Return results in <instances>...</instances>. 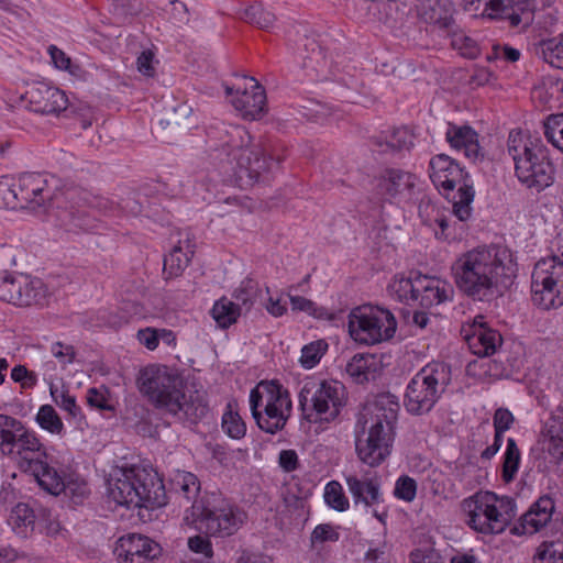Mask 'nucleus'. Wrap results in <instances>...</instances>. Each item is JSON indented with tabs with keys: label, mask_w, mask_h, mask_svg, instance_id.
Returning a JSON list of instances; mask_svg holds the SVG:
<instances>
[{
	"label": "nucleus",
	"mask_w": 563,
	"mask_h": 563,
	"mask_svg": "<svg viewBox=\"0 0 563 563\" xmlns=\"http://www.w3.org/2000/svg\"><path fill=\"white\" fill-rule=\"evenodd\" d=\"M170 4L173 5V19L178 23L188 24L190 21L188 7L179 0H170Z\"/></svg>",
	"instance_id": "64"
},
{
	"label": "nucleus",
	"mask_w": 563,
	"mask_h": 563,
	"mask_svg": "<svg viewBox=\"0 0 563 563\" xmlns=\"http://www.w3.org/2000/svg\"><path fill=\"white\" fill-rule=\"evenodd\" d=\"M345 386L338 380L311 378L299 393V406L310 423H330L338 419L346 406Z\"/></svg>",
	"instance_id": "8"
},
{
	"label": "nucleus",
	"mask_w": 563,
	"mask_h": 563,
	"mask_svg": "<svg viewBox=\"0 0 563 563\" xmlns=\"http://www.w3.org/2000/svg\"><path fill=\"white\" fill-rule=\"evenodd\" d=\"M31 109L41 114H58L68 107V99L58 88L38 84L26 91Z\"/></svg>",
	"instance_id": "20"
},
{
	"label": "nucleus",
	"mask_w": 563,
	"mask_h": 563,
	"mask_svg": "<svg viewBox=\"0 0 563 563\" xmlns=\"http://www.w3.org/2000/svg\"><path fill=\"white\" fill-rule=\"evenodd\" d=\"M233 297L236 299V303L245 309H250L256 298V289L252 286L251 282L242 283L239 288L233 292Z\"/></svg>",
	"instance_id": "54"
},
{
	"label": "nucleus",
	"mask_w": 563,
	"mask_h": 563,
	"mask_svg": "<svg viewBox=\"0 0 563 563\" xmlns=\"http://www.w3.org/2000/svg\"><path fill=\"white\" fill-rule=\"evenodd\" d=\"M139 387L154 408L174 422L197 423L209 411L206 394L185 390L181 379L167 366L145 367L139 377Z\"/></svg>",
	"instance_id": "3"
},
{
	"label": "nucleus",
	"mask_w": 563,
	"mask_h": 563,
	"mask_svg": "<svg viewBox=\"0 0 563 563\" xmlns=\"http://www.w3.org/2000/svg\"><path fill=\"white\" fill-rule=\"evenodd\" d=\"M415 134L406 126L396 128L387 132L384 136L375 140V145L380 152H400L410 151L415 145Z\"/></svg>",
	"instance_id": "32"
},
{
	"label": "nucleus",
	"mask_w": 563,
	"mask_h": 563,
	"mask_svg": "<svg viewBox=\"0 0 563 563\" xmlns=\"http://www.w3.org/2000/svg\"><path fill=\"white\" fill-rule=\"evenodd\" d=\"M451 384V366L432 362L419 369L409 380L404 406L412 416L429 413Z\"/></svg>",
	"instance_id": "9"
},
{
	"label": "nucleus",
	"mask_w": 563,
	"mask_h": 563,
	"mask_svg": "<svg viewBox=\"0 0 563 563\" xmlns=\"http://www.w3.org/2000/svg\"><path fill=\"white\" fill-rule=\"evenodd\" d=\"M51 395L54 398L56 405L63 410L67 411L73 418H78L81 415L80 407L76 404V399L67 390L51 388Z\"/></svg>",
	"instance_id": "49"
},
{
	"label": "nucleus",
	"mask_w": 563,
	"mask_h": 563,
	"mask_svg": "<svg viewBox=\"0 0 563 563\" xmlns=\"http://www.w3.org/2000/svg\"><path fill=\"white\" fill-rule=\"evenodd\" d=\"M446 35L451 37V45L454 49L466 58L474 59L481 53V47L477 42L471 36L466 35L455 23L454 29L448 30Z\"/></svg>",
	"instance_id": "38"
},
{
	"label": "nucleus",
	"mask_w": 563,
	"mask_h": 563,
	"mask_svg": "<svg viewBox=\"0 0 563 563\" xmlns=\"http://www.w3.org/2000/svg\"><path fill=\"white\" fill-rule=\"evenodd\" d=\"M241 314V308L238 303L222 297L217 300L211 309V316L217 324L222 329H228L234 324Z\"/></svg>",
	"instance_id": "35"
},
{
	"label": "nucleus",
	"mask_w": 563,
	"mask_h": 563,
	"mask_svg": "<svg viewBox=\"0 0 563 563\" xmlns=\"http://www.w3.org/2000/svg\"><path fill=\"white\" fill-rule=\"evenodd\" d=\"M419 18L428 24L446 32L454 29V4L451 0H417Z\"/></svg>",
	"instance_id": "24"
},
{
	"label": "nucleus",
	"mask_w": 563,
	"mask_h": 563,
	"mask_svg": "<svg viewBox=\"0 0 563 563\" xmlns=\"http://www.w3.org/2000/svg\"><path fill=\"white\" fill-rule=\"evenodd\" d=\"M559 553L553 543H543L537 549L533 563H556Z\"/></svg>",
	"instance_id": "57"
},
{
	"label": "nucleus",
	"mask_w": 563,
	"mask_h": 563,
	"mask_svg": "<svg viewBox=\"0 0 563 563\" xmlns=\"http://www.w3.org/2000/svg\"><path fill=\"white\" fill-rule=\"evenodd\" d=\"M445 140L452 148L463 151L464 156L471 162L483 161L484 153L478 143V134L470 125L449 123Z\"/></svg>",
	"instance_id": "23"
},
{
	"label": "nucleus",
	"mask_w": 563,
	"mask_h": 563,
	"mask_svg": "<svg viewBox=\"0 0 563 563\" xmlns=\"http://www.w3.org/2000/svg\"><path fill=\"white\" fill-rule=\"evenodd\" d=\"M417 299L422 308H431L451 301L454 296L453 286L440 278L418 274Z\"/></svg>",
	"instance_id": "22"
},
{
	"label": "nucleus",
	"mask_w": 563,
	"mask_h": 563,
	"mask_svg": "<svg viewBox=\"0 0 563 563\" xmlns=\"http://www.w3.org/2000/svg\"><path fill=\"white\" fill-rule=\"evenodd\" d=\"M507 151L515 165V174L522 184L528 183V140L525 139L520 129L509 132Z\"/></svg>",
	"instance_id": "29"
},
{
	"label": "nucleus",
	"mask_w": 563,
	"mask_h": 563,
	"mask_svg": "<svg viewBox=\"0 0 563 563\" xmlns=\"http://www.w3.org/2000/svg\"><path fill=\"white\" fill-rule=\"evenodd\" d=\"M554 181V166L542 146L530 147V188L541 191Z\"/></svg>",
	"instance_id": "26"
},
{
	"label": "nucleus",
	"mask_w": 563,
	"mask_h": 563,
	"mask_svg": "<svg viewBox=\"0 0 563 563\" xmlns=\"http://www.w3.org/2000/svg\"><path fill=\"white\" fill-rule=\"evenodd\" d=\"M461 333L471 352L481 357L493 355L503 343L500 333L487 327L481 316L472 324L464 325Z\"/></svg>",
	"instance_id": "18"
},
{
	"label": "nucleus",
	"mask_w": 563,
	"mask_h": 563,
	"mask_svg": "<svg viewBox=\"0 0 563 563\" xmlns=\"http://www.w3.org/2000/svg\"><path fill=\"white\" fill-rule=\"evenodd\" d=\"M347 327L351 338L356 343L375 345L394 336L397 321L387 309L363 305L351 310Z\"/></svg>",
	"instance_id": "11"
},
{
	"label": "nucleus",
	"mask_w": 563,
	"mask_h": 563,
	"mask_svg": "<svg viewBox=\"0 0 563 563\" xmlns=\"http://www.w3.org/2000/svg\"><path fill=\"white\" fill-rule=\"evenodd\" d=\"M48 53L56 68L71 73V59L62 49L51 45Z\"/></svg>",
	"instance_id": "60"
},
{
	"label": "nucleus",
	"mask_w": 563,
	"mask_h": 563,
	"mask_svg": "<svg viewBox=\"0 0 563 563\" xmlns=\"http://www.w3.org/2000/svg\"><path fill=\"white\" fill-rule=\"evenodd\" d=\"M290 306L294 311H303L309 314L314 312V302L301 296L288 294Z\"/></svg>",
	"instance_id": "63"
},
{
	"label": "nucleus",
	"mask_w": 563,
	"mask_h": 563,
	"mask_svg": "<svg viewBox=\"0 0 563 563\" xmlns=\"http://www.w3.org/2000/svg\"><path fill=\"white\" fill-rule=\"evenodd\" d=\"M457 288L475 301H492L516 277L517 264L503 245L477 247L462 254L452 266Z\"/></svg>",
	"instance_id": "1"
},
{
	"label": "nucleus",
	"mask_w": 563,
	"mask_h": 563,
	"mask_svg": "<svg viewBox=\"0 0 563 563\" xmlns=\"http://www.w3.org/2000/svg\"><path fill=\"white\" fill-rule=\"evenodd\" d=\"M119 559L130 563H146L161 554V547L144 536L130 534L119 540Z\"/></svg>",
	"instance_id": "21"
},
{
	"label": "nucleus",
	"mask_w": 563,
	"mask_h": 563,
	"mask_svg": "<svg viewBox=\"0 0 563 563\" xmlns=\"http://www.w3.org/2000/svg\"><path fill=\"white\" fill-rule=\"evenodd\" d=\"M224 132L221 143L214 144L211 152L218 181L240 187L268 181L269 174L280 162L267 156L260 145L250 144V135L240 126Z\"/></svg>",
	"instance_id": "2"
},
{
	"label": "nucleus",
	"mask_w": 563,
	"mask_h": 563,
	"mask_svg": "<svg viewBox=\"0 0 563 563\" xmlns=\"http://www.w3.org/2000/svg\"><path fill=\"white\" fill-rule=\"evenodd\" d=\"M194 255V245L187 238L185 244L178 241L173 246L170 252L164 257L163 273L165 278L178 277L183 274L185 268L189 265L191 256Z\"/></svg>",
	"instance_id": "31"
},
{
	"label": "nucleus",
	"mask_w": 563,
	"mask_h": 563,
	"mask_svg": "<svg viewBox=\"0 0 563 563\" xmlns=\"http://www.w3.org/2000/svg\"><path fill=\"white\" fill-rule=\"evenodd\" d=\"M108 493L114 503L128 508L155 509L166 504L157 473L139 465L120 468L109 482Z\"/></svg>",
	"instance_id": "6"
},
{
	"label": "nucleus",
	"mask_w": 563,
	"mask_h": 563,
	"mask_svg": "<svg viewBox=\"0 0 563 563\" xmlns=\"http://www.w3.org/2000/svg\"><path fill=\"white\" fill-rule=\"evenodd\" d=\"M532 302L541 310L563 305V262L555 256L541 258L533 267L530 282Z\"/></svg>",
	"instance_id": "14"
},
{
	"label": "nucleus",
	"mask_w": 563,
	"mask_h": 563,
	"mask_svg": "<svg viewBox=\"0 0 563 563\" xmlns=\"http://www.w3.org/2000/svg\"><path fill=\"white\" fill-rule=\"evenodd\" d=\"M429 175L439 192L452 201L454 216L460 221L468 220L475 197L471 175L446 154H438L430 159Z\"/></svg>",
	"instance_id": "7"
},
{
	"label": "nucleus",
	"mask_w": 563,
	"mask_h": 563,
	"mask_svg": "<svg viewBox=\"0 0 563 563\" xmlns=\"http://www.w3.org/2000/svg\"><path fill=\"white\" fill-rule=\"evenodd\" d=\"M328 350V343L323 340H318L305 345L301 350L300 364L305 368L314 367Z\"/></svg>",
	"instance_id": "46"
},
{
	"label": "nucleus",
	"mask_w": 563,
	"mask_h": 563,
	"mask_svg": "<svg viewBox=\"0 0 563 563\" xmlns=\"http://www.w3.org/2000/svg\"><path fill=\"white\" fill-rule=\"evenodd\" d=\"M0 452L13 457L20 470L34 476L38 485L52 495L73 492L71 485L51 465L47 453L36 435L24 424L0 413Z\"/></svg>",
	"instance_id": "4"
},
{
	"label": "nucleus",
	"mask_w": 563,
	"mask_h": 563,
	"mask_svg": "<svg viewBox=\"0 0 563 563\" xmlns=\"http://www.w3.org/2000/svg\"><path fill=\"white\" fill-rule=\"evenodd\" d=\"M23 275L13 276L4 273L0 275V300L18 306L21 302V287H25Z\"/></svg>",
	"instance_id": "39"
},
{
	"label": "nucleus",
	"mask_w": 563,
	"mask_h": 563,
	"mask_svg": "<svg viewBox=\"0 0 563 563\" xmlns=\"http://www.w3.org/2000/svg\"><path fill=\"white\" fill-rule=\"evenodd\" d=\"M323 497L325 504L336 511L343 512L350 507V501L343 492L342 485L336 481H331L325 485Z\"/></svg>",
	"instance_id": "43"
},
{
	"label": "nucleus",
	"mask_w": 563,
	"mask_h": 563,
	"mask_svg": "<svg viewBox=\"0 0 563 563\" xmlns=\"http://www.w3.org/2000/svg\"><path fill=\"white\" fill-rule=\"evenodd\" d=\"M173 489L188 501L195 499L200 490L198 477L190 472H178L172 479Z\"/></svg>",
	"instance_id": "41"
},
{
	"label": "nucleus",
	"mask_w": 563,
	"mask_h": 563,
	"mask_svg": "<svg viewBox=\"0 0 563 563\" xmlns=\"http://www.w3.org/2000/svg\"><path fill=\"white\" fill-rule=\"evenodd\" d=\"M417 284L418 274L409 277L396 276L389 285V290L398 298L399 301L415 303L418 294Z\"/></svg>",
	"instance_id": "40"
},
{
	"label": "nucleus",
	"mask_w": 563,
	"mask_h": 563,
	"mask_svg": "<svg viewBox=\"0 0 563 563\" xmlns=\"http://www.w3.org/2000/svg\"><path fill=\"white\" fill-rule=\"evenodd\" d=\"M504 501L493 493H477L462 503V509L467 517V525L484 534L500 533L505 530L511 514L501 511Z\"/></svg>",
	"instance_id": "15"
},
{
	"label": "nucleus",
	"mask_w": 563,
	"mask_h": 563,
	"mask_svg": "<svg viewBox=\"0 0 563 563\" xmlns=\"http://www.w3.org/2000/svg\"><path fill=\"white\" fill-rule=\"evenodd\" d=\"M11 379L24 389L33 388L37 384V375L21 364L11 369Z\"/></svg>",
	"instance_id": "52"
},
{
	"label": "nucleus",
	"mask_w": 563,
	"mask_h": 563,
	"mask_svg": "<svg viewBox=\"0 0 563 563\" xmlns=\"http://www.w3.org/2000/svg\"><path fill=\"white\" fill-rule=\"evenodd\" d=\"M36 422L42 429L52 434H60L64 430L60 417L51 405H43L40 407L36 415Z\"/></svg>",
	"instance_id": "42"
},
{
	"label": "nucleus",
	"mask_w": 563,
	"mask_h": 563,
	"mask_svg": "<svg viewBox=\"0 0 563 563\" xmlns=\"http://www.w3.org/2000/svg\"><path fill=\"white\" fill-rule=\"evenodd\" d=\"M195 508L197 529L208 536L230 537L245 520L244 511L217 494L205 497Z\"/></svg>",
	"instance_id": "12"
},
{
	"label": "nucleus",
	"mask_w": 563,
	"mask_h": 563,
	"mask_svg": "<svg viewBox=\"0 0 563 563\" xmlns=\"http://www.w3.org/2000/svg\"><path fill=\"white\" fill-rule=\"evenodd\" d=\"M278 463L285 472H292L299 466L298 454L295 450H283L279 453Z\"/></svg>",
	"instance_id": "61"
},
{
	"label": "nucleus",
	"mask_w": 563,
	"mask_h": 563,
	"mask_svg": "<svg viewBox=\"0 0 563 563\" xmlns=\"http://www.w3.org/2000/svg\"><path fill=\"white\" fill-rule=\"evenodd\" d=\"M87 402L89 406L100 410H111L112 406L108 400L107 388H90L87 393Z\"/></svg>",
	"instance_id": "55"
},
{
	"label": "nucleus",
	"mask_w": 563,
	"mask_h": 563,
	"mask_svg": "<svg viewBox=\"0 0 563 563\" xmlns=\"http://www.w3.org/2000/svg\"><path fill=\"white\" fill-rule=\"evenodd\" d=\"M9 521L18 534L26 537L34 529L35 515L27 504L19 503L12 509Z\"/></svg>",
	"instance_id": "37"
},
{
	"label": "nucleus",
	"mask_w": 563,
	"mask_h": 563,
	"mask_svg": "<svg viewBox=\"0 0 563 563\" xmlns=\"http://www.w3.org/2000/svg\"><path fill=\"white\" fill-rule=\"evenodd\" d=\"M137 339L146 349L154 351L159 343V332L152 328L141 329L137 331Z\"/></svg>",
	"instance_id": "59"
},
{
	"label": "nucleus",
	"mask_w": 563,
	"mask_h": 563,
	"mask_svg": "<svg viewBox=\"0 0 563 563\" xmlns=\"http://www.w3.org/2000/svg\"><path fill=\"white\" fill-rule=\"evenodd\" d=\"M547 140L563 152V113L552 114L543 124Z\"/></svg>",
	"instance_id": "45"
},
{
	"label": "nucleus",
	"mask_w": 563,
	"mask_h": 563,
	"mask_svg": "<svg viewBox=\"0 0 563 563\" xmlns=\"http://www.w3.org/2000/svg\"><path fill=\"white\" fill-rule=\"evenodd\" d=\"M0 189L11 195V199H8L11 209H36L51 199L47 180L43 175L35 173L22 174L16 181L2 185Z\"/></svg>",
	"instance_id": "16"
},
{
	"label": "nucleus",
	"mask_w": 563,
	"mask_h": 563,
	"mask_svg": "<svg viewBox=\"0 0 563 563\" xmlns=\"http://www.w3.org/2000/svg\"><path fill=\"white\" fill-rule=\"evenodd\" d=\"M223 431L233 439H241L245 435L246 426L238 413L229 411L222 417Z\"/></svg>",
	"instance_id": "48"
},
{
	"label": "nucleus",
	"mask_w": 563,
	"mask_h": 563,
	"mask_svg": "<svg viewBox=\"0 0 563 563\" xmlns=\"http://www.w3.org/2000/svg\"><path fill=\"white\" fill-rule=\"evenodd\" d=\"M25 287H21V302L18 306L44 305L48 295L46 285L40 278L23 275Z\"/></svg>",
	"instance_id": "36"
},
{
	"label": "nucleus",
	"mask_w": 563,
	"mask_h": 563,
	"mask_svg": "<svg viewBox=\"0 0 563 563\" xmlns=\"http://www.w3.org/2000/svg\"><path fill=\"white\" fill-rule=\"evenodd\" d=\"M250 407L258 428L269 434L283 430L291 413L288 391L275 382L261 383L253 388Z\"/></svg>",
	"instance_id": "10"
},
{
	"label": "nucleus",
	"mask_w": 563,
	"mask_h": 563,
	"mask_svg": "<svg viewBox=\"0 0 563 563\" xmlns=\"http://www.w3.org/2000/svg\"><path fill=\"white\" fill-rule=\"evenodd\" d=\"M555 510V504L552 497L543 495L537 501L530 505V528L532 532H538L544 528L552 519Z\"/></svg>",
	"instance_id": "33"
},
{
	"label": "nucleus",
	"mask_w": 563,
	"mask_h": 563,
	"mask_svg": "<svg viewBox=\"0 0 563 563\" xmlns=\"http://www.w3.org/2000/svg\"><path fill=\"white\" fill-rule=\"evenodd\" d=\"M416 176L400 168H385L376 177V190L385 199L396 198L410 191L416 185Z\"/></svg>",
	"instance_id": "25"
},
{
	"label": "nucleus",
	"mask_w": 563,
	"mask_h": 563,
	"mask_svg": "<svg viewBox=\"0 0 563 563\" xmlns=\"http://www.w3.org/2000/svg\"><path fill=\"white\" fill-rule=\"evenodd\" d=\"M154 54L151 51H144L137 57V69L141 74L152 77L154 76L155 68L153 65Z\"/></svg>",
	"instance_id": "62"
},
{
	"label": "nucleus",
	"mask_w": 563,
	"mask_h": 563,
	"mask_svg": "<svg viewBox=\"0 0 563 563\" xmlns=\"http://www.w3.org/2000/svg\"><path fill=\"white\" fill-rule=\"evenodd\" d=\"M109 200L93 196L85 190H71L67 192L64 206H58L56 222L62 230L68 233L89 232L96 229V218L90 209L107 211Z\"/></svg>",
	"instance_id": "13"
},
{
	"label": "nucleus",
	"mask_w": 563,
	"mask_h": 563,
	"mask_svg": "<svg viewBox=\"0 0 563 563\" xmlns=\"http://www.w3.org/2000/svg\"><path fill=\"white\" fill-rule=\"evenodd\" d=\"M188 547L191 551L201 554L203 560H206L207 563L212 558V547L211 542L207 537L201 536H195L188 539Z\"/></svg>",
	"instance_id": "56"
},
{
	"label": "nucleus",
	"mask_w": 563,
	"mask_h": 563,
	"mask_svg": "<svg viewBox=\"0 0 563 563\" xmlns=\"http://www.w3.org/2000/svg\"><path fill=\"white\" fill-rule=\"evenodd\" d=\"M395 496L405 501H412L417 495V482L409 476H400L395 485Z\"/></svg>",
	"instance_id": "50"
},
{
	"label": "nucleus",
	"mask_w": 563,
	"mask_h": 563,
	"mask_svg": "<svg viewBox=\"0 0 563 563\" xmlns=\"http://www.w3.org/2000/svg\"><path fill=\"white\" fill-rule=\"evenodd\" d=\"M528 0H487L484 14L490 19H508L511 26L521 22L520 13L528 8Z\"/></svg>",
	"instance_id": "30"
},
{
	"label": "nucleus",
	"mask_w": 563,
	"mask_h": 563,
	"mask_svg": "<svg viewBox=\"0 0 563 563\" xmlns=\"http://www.w3.org/2000/svg\"><path fill=\"white\" fill-rule=\"evenodd\" d=\"M243 16L246 22L261 29H269L276 20L275 15L264 9L262 4L250 5L244 10Z\"/></svg>",
	"instance_id": "47"
},
{
	"label": "nucleus",
	"mask_w": 563,
	"mask_h": 563,
	"mask_svg": "<svg viewBox=\"0 0 563 563\" xmlns=\"http://www.w3.org/2000/svg\"><path fill=\"white\" fill-rule=\"evenodd\" d=\"M251 81V88H243L239 85L236 89L225 86L227 96L231 97V103L244 119L258 120L266 111V93L264 88L253 77H243Z\"/></svg>",
	"instance_id": "17"
},
{
	"label": "nucleus",
	"mask_w": 563,
	"mask_h": 563,
	"mask_svg": "<svg viewBox=\"0 0 563 563\" xmlns=\"http://www.w3.org/2000/svg\"><path fill=\"white\" fill-rule=\"evenodd\" d=\"M345 484L356 506L362 504L365 507H373L384 500L380 478L376 472L349 473L345 475Z\"/></svg>",
	"instance_id": "19"
},
{
	"label": "nucleus",
	"mask_w": 563,
	"mask_h": 563,
	"mask_svg": "<svg viewBox=\"0 0 563 563\" xmlns=\"http://www.w3.org/2000/svg\"><path fill=\"white\" fill-rule=\"evenodd\" d=\"M340 533L329 523L318 525L311 532V544L323 542H336Z\"/></svg>",
	"instance_id": "53"
},
{
	"label": "nucleus",
	"mask_w": 563,
	"mask_h": 563,
	"mask_svg": "<svg viewBox=\"0 0 563 563\" xmlns=\"http://www.w3.org/2000/svg\"><path fill=\"white\" fill-rule=\"evenodd\" d=\"M534 53L551 66L563 69V33L558 38L534 43Z\"/></svg>",
	"instance_id": "34"
},
{
	"label": "nucleus",
	"mask_w": 563,
	"mask_h": 563,
	"mask_svg": "<svg viewBox=\"0 0 563 563\" xmlns=\"http://www.w3.org/2000/svg\"><path fill=\"white\" fill-rule=\"evenodd\" d=\"M538 445L548 452L552 461L558 463L563 459V417L552 415L541 430Z\"/></svg>",
	"instance_id": "28"
},
{
	"label": "nucleus",
	"mask_w": 563,
	"mask_h": 563,
	"mask_svg": "<svg viewBox=\"0 0 563 563\" xmlns=\"http://www.w3.org/2000/svg\"><path fill=\"white\" fill-rule=\"evenodd\" d=\"M398 411V399L389 393L377 395L365 406L355 434V451L364 464L376 467L390 455Z\"/></svg>",
	"instance_id": "5"
},
{
	"label": "nucleus",
	"mask_w": 563,
	"mask_h": 563,
	"mask_svg": "<svg viewBox=\"0 0 563 563\" xmlns=\"http://www.w3.org/2000/svg\"><path fill=\"white\" fill-rule=\"evenodd\" d=\"M51 353L63 367L74 363L76 358L75 347L60 341L54 342L51 345Z\"/></svg>",
	"instance_id": "51"
},
{
	"label": "nucleus",
	"mask_w": 563,
	"mask_h": 563,
	"mask_svg": "<svg viewBox=\"0 0 563 563\" xmlns=\"http://www.w3.org/2000/svg\"><path fill=\"white\" fill-rule=\"evenodd\" d=\"M382 356L371 353L355 354L346 364L345 372L356 384L375 380L382 373Z\"/></svg>",
	"instance_id": "27"
},
{
	"label": "nucleus",
	"mask_w": 563,
	"mask_h": 563,
	"mask_svg": "<svg viewBox=\"0 0 563 563\" xmlns=\"http://www.w3.org/2000/svg\"><path fill=\"white\" fill-rule=\"evenodd\" d=\"M494 428L496 431L505 432L510 429L514 422L512 413L506 408H498L494 413Z\"/></svg>",
	"instance_id": "58"
},
{
	"label": "nucleus",
	"mask_w": 563,
	"mask_h": 563,
	"mask_svg": "<svg viewBox=\"0 0 563 563\" xmlns=\"http://www.w3.org/2000/svg\"><path fill=\"white\" fill-rule=\"evenodd\" d=\"M520 462V451L512 438L507 440L505 460L503 465V479L506 483L511 482L518 471Z\"/></svg>",
	"instance_id": "44"
}]
</instances>
